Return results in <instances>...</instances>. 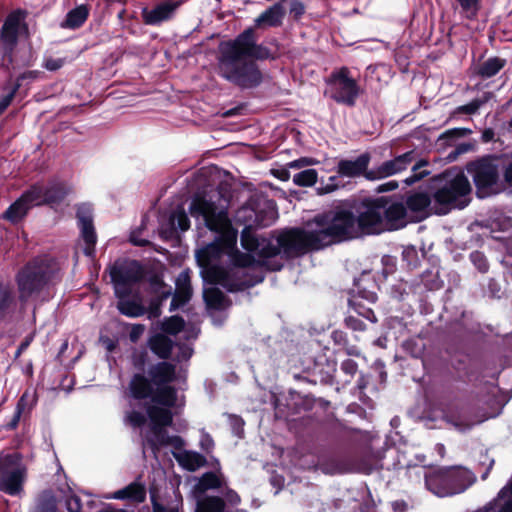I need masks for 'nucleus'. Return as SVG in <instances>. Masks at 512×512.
<instances>
[{
  "label": "nucleus",
  "instance_id": "obj_1",
  "mask_svg": "<svg viewBox=\"0 0 512 512\" xmlns=\"http://www.w3.org/2000/svg\"><path fill=\"white\" fill-rule=\"evenodd\" d=\"M189 210L193 218L216 233L214 241L196 253L197 261L204 266L206 278L231 291L262 282L263 268L280 270L283 257H291L292 241L287 237L291 229L270 237H258L254 233V229L274 222L277 212L271 200L252 196L236 213V222L244 225L241 245L247 253L236 248L238 231L232 227L228 201L220 192L195 197Z\"/></svg>",
  "mask_w": 512,
  "mask_h": 512
},
{
  "label": "nucleus",
  "instance_id": "obj_2",
  "mask_svg": "<svg viewBox=\"0 0 512 512\" xmlns=\"http://www.w3.org/2000/svg\"><path fill=\"white\" fill-rule=\"evenodd\" d=\"M271 56L266 46L257 43L253 28H247L235 39L220 43L218 74L240 88L257 87L263 77L253 60H265Z\"/></svg>",
  "mask_w": 512,
  "mask_h": 512
},
{
  "label": "nucleus",
  "instance_id": "obj_3",
  "mask_svg": "<svg viewBox=\"0 0 512 512\" xmlns=\"http://www.w3.org/2000/svg\"><path fill=\"white\" fill-rule=\"evenodd\" d=\"M291 257L309 250H319L334 243L360 237L359 226L352 210L338 208L316 216L304 229H291Z\"/></svg>",
  "mask_w": 512,
  "mask_h": 512
},
{
  "label": "nucleus",
  "instance_id": "obj_4",
  "mask_svg": "<svg viewBox=\"0 0 512 512\" xmlns=\"http://www.w3.org/2000/svg\"><path fill=\"white\" fill-rule=\"evenodd\" d=\"M471 186L461 171H446L439 179V185L430 195L417 191L409 194L405 203L406 220L420 221L431 213L445 215L453 209H462L469 203Z\"/></svg>",
  "mask_w": 512,
  "mask_h": 512
},
{
  "label": "nucleus",
  "instance_id": "obj_5",
  "mask_svg": "<svg viewBox=\"0 0 512 512\" xmlns=\"http://www.w3.org/2000/svg\"><path fill=\"white\" fill-rule=\"evenodd\" d=\"M148 415L150 419V433L142 441L143 454L145 455L146 449H151L154 456L160 447L171 445L179 451L173 452V456L178 464L188 470L196 471L197 469L206 465V458L192 450H184V440L179 436H169L165 427L171 426L173 415L170 410L149 407Z\"/></svg>",
  "mask_w": 512,
  "mask_h": 512
},
{
  "label": "nucleus",
  "instance_id": "obj_6",
  "mask_svg": "<svg viewBox=\"0 0 512 512\" xmlns=\"http://www.w3.org/2000/svg\"><path fill=\"white\" fill-rule=\"evenodd\" d=\"M354 210L360 236L398 230L407 224L402 202H391L386 197L363 199Z\"/></svg>",
  "mask_w": 512,
  "mask_h": 512
},
{
  "label": "nucleus",
  "instance_id": "obj_7",
  "mask_svg": "<svg viewBox=\"0 0 512 512\" xmlns=\"http://www.w3.org/2000/svg\"><path fill=\"white\" fill-rule=\"evenodd\" d=\"M130 410L125 413L124 422L133 428L146 423L149 407L170 410L177 403V392L173 387L153 390L150 381L142 374H135L129 383Z\"/></svg>",
  "mask_w": 512,
  "mask_h": 512
},
{
  "label": "nucleus",
  "instance_id": "obj_8",
  "mask_svg": "<svg viewBox=\"0 0 512 512\" xmlns=\"http://www.w3.org/2000/svg\"><path fill=\"white\" fill-rule=\"evenodd\" d=\"M499 389L490 387L491 398L486 401L489 409H476L470 404H452L444 411L443 418L455 430L466 432L489 418L496 417L504 406V401L498 396Z\"/></svg>",
  "mask_w": 512,
  "mask_h": 512
},
{
  "label": "nucleus",
  "instance_id": "obj_9",
  "mask_svg": "<svg viewBox=\"0 0 512 512\" xmlns=\"http://www.w3.org/2000/svg\"><path fill=\"white\" fill-rule=\"evenodd\" d=\"M58 263L49 256L34 259L17 276L20 298L27 300L34 293L53 283L58 276Z\"/></svg>",
  "mask_w": 512,
  "mask_h": 512
},
{
  "label": "nucleus",
  "instance_id": "obj_10",
  "mask_svg": "<svg viewBox=\"0 0 512 512\" xmlns=\"http://www.w3.org/2000/svg\"><path fill=\"white\" fill-rule=\"evenodd\" d=\"M327 89L325 95L338 104L352 107L361 93L357 81L351 77L347 67H341L333 71L326 81Z\"/></svg>",
  "mask_w": 512,
  "mask_h": 512
},
{
  "label": "nucleus",
  "instance_id": "obj_11",
  "mask_svg": "<svg viewBox=\"0 0 512 512\" xmlns=\"http://www.w3.org/2000/svg\"><path fill=\"white\" fill-rule=\"evenodd\" d=\"M110 276L115 295L133 294L135 286L144 277V271L138 261L129 260L114 265Z\"/></svg>",
  "mask_w": 512,
  "mask_h": 512
},
{
  "label": "nucleus",
  "instance_id": "obj_12",
  "mask_svg": "<svg viewBox=\"0 0 512 512\" xmlns=\"http://www.w3.org/2000/svg\"><path fill=\"white\" fill-rule=\"evenodd\" d=\"M25 472L18 454L6 456L3 466L0 468V490L9 495L19 494L22 489Z\"/></svg>",
  "mask_w": 512,
  "mask_h": 512
},
{
  "label": "nucleus",
  "instance_id": "obj_13",
  "mask_svg": "<svg viewBox=\"0 0 512 512\" xmlns=\"http://www.w3.org/2000/svg\"><path fill=\"white\" fill-rule=\"evenodd\" d=\"M416 159V153L411 150L393 159L382 162L380 165L369 169L365 174V178L370 181L380 180L397 175L405 171L413 164Z\"/></svg>",
  "mask_w": 512,
  "mask_h": 512
},
{
  "label": "nucleus",
  "instance_id": "obj_14",
  "mask_svg": "<svg viewBox=\"0 0 512 512\" xmlns=\"http://www.w3.org/2000/svg\"><path fill=\"white\" fill-rule=\"evenodd\" d=\"M26 16V11L18 9L12 11L6 17L0 29V39L5 51H12L17 45L19 34L27 32L28 27L25 22Z\"/></svg>",
  "mask_w": 512,
  "mask_h": 512
},
{
  "label": "nucleus",
  "instance_id": "obj_15",
  "mask_svg": "<svg viewBox=\"0 0 512 512\" xmlns=\"http://www.w3.org/2000/svg\"><path fill=\"white\" fill-rule=\"evenodd\" d=\"M497 161L495 158H483L468 166V172L471 173L478 190L490 188L497 183L499 178Z\"/></svg>",
  "mask_w": 512,
  "mask_h": 512
},
{
  "label": "nucleus",
  "instance_id": "obj_16",
  "mask_svg": "<svg viewBox=\"0 0 512 512\" xmlns=\"http://www.w3.org/2000/svg\"><path fill=\"white\" fill-rule=\"evenodd\" d=\"M38 193L37 190L30 187L8 207L3 218L12 223L21 221L32 207L41 205L43 198Z\"/></svg>",
  "mask_w": 512,
  "mask_h": 512
},
{
  "label": "nucleus",
  "instance_id": "obj_17",
  "mask_svg": "<svg viewBox=\"0 0 512 512\" xmlns=\"http://www.w3.org/2000/svg\"><path fill=\"white\" fill-rule=\"evenodd\" d=\"M77 219L81 236L85 242L84 253L87 256H92L94 253V247L97 241V236L93 225L91 207L87 204H82L78 206Z\"/></svg>",
  "mask_w": 512,
  "mask_h": 512
},
{
  "label": "nucleus",
  "instance_id": "obj_18",
  "mask_svg": "<svg viewBox=\"0 0 512 512\" xmlns=\"http://www.w3.org/2000/svg\"><path fill=\"white\" fill-rule=\"evenodd\" d=\"M32 189L37 190L39 196L43 198L41 205L43 204H58L66 195L71 191L70 186L61 180H52L47 185L35 184L31 186Z\"/></svg>",
  "mask_w": 512,
  "mask_h": 512
},
{
  "label": "nucleus",
  "instance_id": "obj_19",
  "mask_svg": "<svg viewBox=\"0 0 512 512\" xmlns=\"http://www.w3.org/2000/svg\"><path fill=\"white\" fill-rule=\"evenodd\" d=\"M371 157L369 153H363L355 159H343L337 164V173L342 177L355 178L368 172Z\"/></svg>",
  "mask_w": 512,
  "mask_h": 512
},
{
  "label": "nucleus",
  "instance_id": "obj_20",
  "mask_svg": "<svg viewBox=\"0 0 512 512\" xmlns=\"http://www.w3.org/2000/svg\"><path fill=\"white\" fill-rule=\"evenodd\" d=\"M180 5L181 2L168 1L157 5L153 9L144 8L142 10L143 20L148 25H158L169 20Z\"/></svg>",
  "mask_w": 512,
  "mask_h": 512
},
{
  "label": "nucleus",
  "instance_id": "obj_21",
  "mask_svg": "<svg viewBox=\"0 0 512 512\" xmlns=\"http://www.w3.org/2000/svg\"><path fill=\"white\" fill-rule=\"evenodd\" d=\"M425 485L429 491L439 497L452 496L451 483L445 471H434L425 476Z\"/></svg>",
  "mask_w": 512,
  "mask_h": 512
},
{
  "label": "nucleus",
  "instance_id": "obj_22",
  "mask_svg": "<svg viewBox=\"0 0 512 512\" xmlns=\"http://www.w3.org/2000/svg\"><path fill=\"white\" fill-rule=\"evenodd\" d=\"M103 497L105 499L128 500L135 503H142L146 499V487L140 480H136L128 486L114 493L106 494Z\"/></svg>",
  "mask_w": 512,
  "mask_h": 512
},
{
  "label": "nucleus",
  "instance_id": "obj_23",
  "mask_svg": "<svg viewBox=\"0 0 512 512\" xmlns=\"http://www.w3.org/2000/svg\"><path fill=\"white\" fill-rule=\"evenodd\" d=\"M198 264L202 268L201 273H202L204 281L207 282L208 284L212 285L211 287H206L204 289V299H205L207 305L209 307H212V308H215V309L224 308L225 301H226L225 295L222 293V291H220L214 285H220L221 287H223L224 289H226L229 292H231V290H229L228 288L224 287L219 282H214V281H211L210 279L206 278V274H205V271H204V266L201 265V263L199 261H198ZM247 287L248 286H243V287L240 288V290H243V289H245ZM235 291H239V289H235ZM232 292H234V290H232Z\"/></svg>",
  "mask_w": 512,
  "mask_h": 512
},
{
  "label": "nucleus",
  "instance_id": "obj_24",
  "mask_svg": "<svg viewBox=\"0 0 512 512\" xmlns=\"http://www.w3.org/2000/svg\"><path fill=\"white\" fill-rule=\"evenodd\" d=\"M176 289L170 304V310H176L186 304L192 295L188 271H182L175 282Z\"/></svg>",
  "mask_w": 512,
  "mask_h": 512
},
{
  "label": "nucleus",
  "instance_id": "obj_25",
  "mask_svg": "<svg viewBox=\"0 0 512 512\" xmlns=\"http://www.w3.org/2000/svg\"><path fill=\"white\" fill-rule=\"evenodd\" d=\"M447 475L451 483L452 495L464 492L476 480L473 472L461 467L447 470Z\"/></svg>",
  "mask_w": 512,
  "mask_h": 512
},
{
  "label": "nucleus",
  "instance_id": "obj_26",
  "mask_svg": "<svg viewBox=\"0 0 512 512\" xmlns=\"http://www.w3.org/2000/svg\"><path fill=\"white\" fill-rule=\"evenodd\" d=\"M149 377L156 388L170 387L175 377V366L168 362H160L149 369Z\"/></svg>",
  "mask_w": 512,
  "mask_h": 512
},
{
  "label": "nucleus",
  "instance_id": "obj_27",
  "mask_svg": "<svg viewBox=\"0 0 512 512\" xmlns=\"http://www.w3.org/2000/svg\"><path fill=\"white\" fill-rule=\"evenodd\" d=\"M4 60L8 62L7 66H10V69L15 71L19 68L34 65L36 55L30 46L27 49H16L15 47L12 51H5Z\"/></svg>",
  "mask_w": 512,
  "mask_h": 512
},
{
  "label": "nucleus",
  "instance_id": "obj_28",
  "mask_svg": "<svg viewBox=\"0 0 512 512\" xmlns=\"http://www.w3.org/2000/svg\"><path fill=\"white\" fill-rule=\"evenodd\" d=\"M36 404V396L35 393L30 391H25L20 399L18 400L14 414L12 418L6 422L5 428L8 430H14L17 428L20 419L23 415H27L33 409Z\"/></svg>",
  "mask_w": 512,
  "mask_h": 512
},
{
  "label": "nucleus",
  "instance_id": "obj_29",
  "mask_svg": "<svg viewBox=\"0 0 512 512\" xmlns=\"http://www.w3.org/2000/svg\"><path fill=\"white\" fill-rule=\"evenodd\" d=\"M287 0H280L275 3L273 6L266 9L263 13H261L255 19V25L257 27L268 26V27H277L282 24L283 18L285 16V6L284 3Z\"/></svg>",
  "mask_w": 512,
  "mask_h": 512
},
{
  "label": "nucleus",
  "instance_id": "obj_30",
  "mask_svg": "<svg viewBox=\"0 0 512 512\" xmlns=\"http://www.w3.org/2000/svg\"><path fill=\"white\" fill-rule=\"evenodd\" d=\"M475 512H512V481L500 490L492 502Z\"/></svg>",
  "mask_w": 512,
  "mask_h": 512
},
{
  "label": "nucleus",
  "instance_id": "obj_31",
  "mask_svg": "<svg viewBox=\"0 0 512 512\" xmlns=\"http://www.w3.org/2000/svg\"><path fill=\"white\" fill-rule=\"evenodd\" d=\"M132 294L116 295L118 298L117 308L125 316L136 318L145 314V307L140 298L131 299Z\"/></svg>",
  "mask_w": 512,
  "mask_h": 512
},
{
  "label": "nucleus",
  "instance_id": "obj_32",
  "mask_svg": "<svg viewBox=\"0 0 512 512\" xmlns=\"http://www.w3.org/2000/svg\"><path fill=\"white\" fill-rule=\"evenodd\" d=\"M168 224L169 229L164 227L161 229V235L165 239L172 237L176 230L187 231L190 227V220L184 209L178 208L171 213Z\"/></svg>",
  "mask_w": 512,
  "mask_h": 512
},
{
  "label": "nucleus",
  "instance_id": "obj_33",
  "mask_svg": "<svg viewBox=\"0 0 512 512\" xmlns=\"http://www.w3.org/2000/svg\"><path fill=\"white\" fill-rule=\"evenodd\" d=\"M149 348L159 358L167 359L173 347V341L170 337L157 333L150 337L148 341Z\"/></svg>",
  "mask_w": 512,
  "mask_h": 512
},
{
  "label": "nucleus",
  "instance_id": "obj_34",
  "mask_svg": "<svg viewBox=\"0 0 512 512\" xmlns=\"http://www.w3.org/2000/svg\"><path fill=\"white\" fill-rule=\"evenodd\" d=\"M44 77V73L40 70H26L23 73L19 74L16 78L15 83L12 87L5 86L4 90L15 97L18 90L29 83L35 82Z\"/></svg>",
  "mask_w": 512,
  "mask_h": 512
},
{
  "label": "nucleus",
  "instance_id": "obj_35",
  "mask_svg": "<svg viewBox=\"0 0 512 512\" xmlns=\"http://www.w3.org/2000/svg\"><path fill=\"white\" fill-rule=\"evenodd\" d=\"M505 65V59L491 57L479 65L477 74L484 79L491 78L495 76Z\"/></svg>",
  "mask_w": 512,
  "mask_h": 512
},
{
  "label": "nucleus",
  "instance_id": "obj_36",
  "mask_svg": "<svg viewBox=\"0 0 512 512\" xmlns=\"http://www.w3.org/2000/svg\"><path fill=\"white\" fill-rule=\"evenodd\" d=\"M88 14V8L85 5L77 6L67 13L62 26L70 29L79 28L87 20Z\"/></svg>",
  "mask_w": 512,
  "mask_h": 512
},
{
  "label": "nucleus",
  "instance_id": "obj_37",
  "mask_svg": "<svg viewBox=\"0 0 512 512\" xmlns=\"http://www.w3.org/2000/svg\"><path fill=\"white\" fill-rule=\"evenodd\" d=\"M224 477L220 471L206 472L198 480L197 489L201 492H205L209 489H216L222 486Z\"/></svg>",
  "mask_w": 512,
  "mask_h": 512
},
{
  "label": "nucleus",
  "instance_id": "obj_38",
  "mask_svg": "<svg viewBox=\"0 0 512 512\" xmlns=\"http://www.w3.org/2000/svg\"><path fill=\"white\" fill-rule=\"evenodd\" d=\"M369 278V274L364 272L359 279L354 280L353 292L356 293L360 298L367 300L368 302L374 303L377 300V294L375 291L368 289L364 282Z\"/></svg>",
  "mask_w": 512,
  "mask_h": 512
},
{
  "label": "nucleus",
  "instance_id": "obj_39",
  "mask_svg": "<svg viewBox=\"0 0 512 512\" xmlns=\"http://www.w3.org/2000/svg\"><path fill=\"white\" fill-rule=\"evenodd\" d=\"M224 501L220 497H205L197 502L195 512H223Z\"/></svg>",
  "mask_w": 512,
  "mask_h": 512
},
{
  "label": "nucleus",
  "instance_id": "obj_40",
  "mask_svg": "<svg viewBox=\"0 0 512 512\" xmlns=\"http://www.w3.org/2000/svg\"><path fill=\"white\" fill-rule=\"evenodd\" d=\"M460 14L469 20L476 18L481 8V0H455Z\"/></svg>",
  "mask_w": 512,
  "mask_h": 512
},
{
  "label": "nucleus",
  "instance_id": "obj_41",
  "mask_svg": "<svg viewBox=\"0 0 512 512\" xmlns=\"http://www.w3.org/2000/svg\"><path fill=\"white\" fill-rule=\"evenodd\" d=\"M293 183L300 187L313 186L318 180V173L315 169H304L293 175Z\"/></svg>",
  "mask_w": 512,
  "mask_h": 512
},
{
  "label": "nucleus",
  "instance_id": "obj_42",
  "mask_svg": "<svg viewBox=\"0 0 512 512\" xmlns=\"http://www.w3.org/2000/svg\"><path fill=\"white\" fill-rule=\"evenodd\" d=\"M344 186V183L342 181V176L337 173V175L330 176L327 180V182H321L320 185L317 187L318 194H328L331 192L336 191L337 189Z\"/></svg>",
  "mask_w": 512,
  "mask_h": 512
},
{
  "label": "nucleus",
  "instance_id": "obj_43",
  "mask_svg": "<svg viewBox=\"0 0 512 512\" xmlns=\"http://www.w3.org/2000/svg\"><path fill=\"white\" fill-rule=\"evenodd\" d=\"M320 469L326 474H341L347 471L346 465L334 457L321 462Z\"/></svg>",
  "mask_w": 512,
  "mask_h": 512
},
{
  "label": "nucleus",
  "instance_id": "obj_44",
  "mask_svg": "<svg viewBox=\"0 0 512 512\" xmlns=\"http://www.w3.org/2000/svg\"><path fill=\"white\" fill-rule=\"evenodd\" d=\"M33 512H56V501L50 492H44Z\"/></svg>",
  "mask_w": 512,
  "mask_h": 512
},
{
  "label": "nucleus",
  "instance_id": "obj_45",
  "mask_svg": "<svg viewBox=\"0 0 512 512\" xmlns=\"http://www.w3.org/2000/svg\"><path fill=\"white\" fill-rule=\"evenodd\" d=\"M184 320L179 316H171L170 318L165 319L161 324V329L165 333H169L172 335L177 334L182 331L184 328Z\"/></svg>",
  "mask_w": 512,
  "mask_h": 512
},
{
  "label": "nucleus",
  "instance_id": "obj_46",
  "mask_svg": "<svg viewBox=\"0 0 512 512\" xmlns=\"http://www.w3.org/2000/svg\"><path fill=\"white\" fill-rule=\"evenodd\" d=\"M403 348L412 357L420 358L424 353L425 345L421 339H409L403 343Z\"/></svg>",
  "mask_w": 512,
  "mask_h": 512
},
{
  "label": "nucleus",
  "instance_id": "obj_47",
  "mask_svg": "<svg viewBox=\"0 0 512 512\" xmlns=\"http://www.w3.org/2000/svg\"><path fill=\"white\" fill-rule=\"evenodd\" d=\"M464 134H465L464 129H459V128L450 129V130L445 131L443 134H441L439 136L437 142L440 146L452 145L456 139L463 136Z\"/></svg>",
  "mask_w": 512,
  "mask_h": 512
},
{
  "label": "nucleus",
  "instance_id": "obj_48",
  "mask_svg": "<svg viewBox=\"0 0 512 512\" xmlns=\"http://www.w3.org/2000/svg\"><path fill=\"white\" fill-rule=\"evenodd\" d=\"M12 290L5 285H0V314L5 313L13 304Z\"/></svg>",
  "mask_w": 512,
  "mask_h": 512
},
{
  "label": "nucleus",
  "instance_id": "obj_49",
  "mask_svg": "<svg viewBox=\"0 0 512 512\" xmlns=\"http://www.w3.org/2000/svg\"><path fill=\"white\" fill-rule=\"evenodd\" d=\"M490 98L489 93H485L482 98H476L469 102L468 104H465L463 106H460L458 108V111L465 114H474L476 113L479 108L485 104Z\"/></svg>",
  "mask_w": 512,
  "mask_h": 512
},
{
  "label": "nucleus",
  "instance_id": "obj_50",
  "mask_svg": "<svg viewBox=\"0 0 512 512\" xmlns=\"http://www.w3.org/2000/svg\"><path fill=\"white\" fill-rule=\"evenodd\" d=\"M470 259L474 266L482 273L488 271L489 265L485 255L480 251H473L470 254Z\"/></svg>",
  "mask_w": 512,
  "mask_h": 512
},
{
  "label": "nucleus",
  "instance_id": "obj_51",
  "mask_svg": "<svg viewBox=\"0 0 512 512\" xmlns=\"http://www.w3.org/2000/svg\"><path fill=\"white\" fill-rule=\"evenodd\" d=\"M350 306L358 315L364 317L370 322L375 323L377 321L372 309L362 307L360 304H357L355 300H350Z\"/></svg>",
  "mask_w": 512,
  "mask_h": 512
},
{
  "label": "nucleus",
  "instance_id": "obj_52",
  "mask_svg": "<svg viewBox=\"0 0 512 512\" xmlns=\"http://www.w3.org/2000/svg\"><path fill=\"white\" fill-rule=\"evenodd\" d=\"M318 161L311 157H301L287 163V167L291 169H302L317 164Z\"/></svg>",
  "mask_w": 512,
  "mask_h": 512
},
{
  "label": "nucleus",
  "instance_id": "obj_53",
  "mask_svg": "<svg viewBox=\"0 0 512 512\" xmlns=\"http://www.w3.org/2000/svg\"><path fill=\"white\" fill-rule=\"evenodd\" d=\"M178 352L175 356L176 361H187L193 354V349L190 344H180L177 346Z\"/></svg>",
  "mask_w": 512,
  "mask_h": 512
},
{
  "label": "nucleus",
  "instance_id": "obj_54",
  "mask_svg": "<svg viewBox=\"0 0 512 512\" xmlns=\"http://www.w3.org/2000/svg\"><path fill=\"white\" fill-rule=\"evenodd\" d=\"M426 164H427V163H426L425 161H419V162H417L416 164H414V165L412 166L413 175H411V176L407 177V178L405 179V183H406L407 185H412V184H414L415 182H417L418 180H420L421 178H423V177L427 174V172H426V171H423V172H421V173L417 174V173H416V171H417L419 168H421V167L425 166Z\"/></svg>",
  "mask_w": 512,
  "mask_h": 512
},
{
  "label": "nucleus",
  "instance_id": "obj_55",
  "mask_svg": "<svg viewBox=\"0 0 512 512\" xmlns=\"http://www.w3.org/2000/svg\"><path fill=\"white\" fill-rule=\"evenodd\" d=\"M502 166L505 181L512 184V153L504 156Z\"/></svg>",
  "mask_w": 512,
  "mask_h": 512
},
{
  "label": "nucleus",
  "instance_id": "obj_56",
  "mask_svg": "<svg viewBox=\"0 0 512 512\" xmlns=\"http://www.w3.org/2000/svg\"><path fill=\"white\" fill-rule=\"evenodd\" d=\"M199 445L206 453H210L214 448V441L212 437L204 430H201Z\"/></svg>",
  "mask_w": 512,
  "mask_h": 512
},
{
  "label": "nucleus",
  "instance_id": "obj_57",
  "mask_svg": "<svg viewBox=\"0 0 512 512\" xmlns=\"http://www.w3.org/2000/svg\"><path fill=\"white\" fill-rule=\"evenodd\" d=\"M65 60L63 58L47 57L44 59L43 67L48 71H57L63 67Z\"/></svg>",
  "mask_w": 512,
  "mask_h": 512
},
{
  "label": "nucleus",
  "instance_id": "obj_58",
  "mask_svg": "<svg viewBox=\"0 0 512 512\" xmlns=\"http://www.w3.org/2000/svg\"><path fill=\"white\" fill-rule=\"evenodd\" d=\"M146 330L143 324H132L129 332V339L132 343L138 342Z\"/></svg>",
  "mask_w": 512,
  "mask_h": 512
},
{
  "label": "nucleus",
  "instance_id": "obj_59",
  "mask_svg": "<svg viewBox=\"0 0 512 512\" xmlns=\"http://www.w3.org/2000/svg\"><path fill=\"white\" fill-rule=\"evenodd\" d=\"M66 507L69 512H81L82 505L80 498L76 495H71L66 499Z\"/></svg>",
  "mask_w": 512,
  "mask_h": 512
},
{
  "label": "nucleus",
  "instance_id": "obj_60",
  "mask_svg": "<svg viewBox=\"0 0 512 512\" xmlns=\"http://www.w3.org/2000/svg\"><path fill=\"white\" fill-rule=\"evenodd\" d=\"M345 323H346L347 327H349L355 331H363L366 328L365 323L362 320H360L352 315L348 316L345 319Z\"/></svg>",
  "mask_w": 512,
  "mask_h": 512
},
{
  "label": "nucleus",
  "instance_id": "obj_61",
  "mask_svg": "<svg viewBox=\"0 0 512 512\" xmlns=\"http://www.w3.org/2000/svg\"><path fill=\"white\" fill-rule=\"evenodd\" d=\"M289 10H290V14L298 19L304 14L305 6L299 0H291Z\"/></svg>",
  "mask_w": 512,
  "mask_h": 512
},
{
  "label": "nucleus",
  "instance_id": "obj_62",
  "mask_svg": "<svg viewBox=\"0 0 512 512\" xmlns=\"http://www.w3.org/2000/svg\"><path fill=\"white\" fill-rule=\"evenodd\" d=\"M357 368V363L352 359H346L341 364V370L349 376H353L357 372Z\"/></svg>",
  "mask_w": 512,
  "mask_h": 512
},
{
  "label": "nucleus",
  "instance_id": "obj_63",
  "mask_svg": "<svg viewBox=\"0 0 512 512\" xmlns=\"http://www.w3.org/2000/svg\"><path fill=\"white\" fill-rule=\"evenodd\" d=\"M229 418H230V424L233 428L235 435L240 437L243 432V425H244L243 420L240 417L234 416V415H230Z\"/></svg>",
  "mask_w": 512,
  "mask_h": 512
},
{
  "label": "nucleus",
  "instance_id": "obj_64",
  "mask_svg": "<svg viewBox=\"0 0 512 512\" xmlns=\"http://www.w3.org/2000/svg\"><path fill=\"white\" fill-rule=\"evenodd\" d=\"M152 506L153 512H178V509L175 507H166L156 501V499L152 496Z\"/></svg>",
  "mask_w": 512,
  "mask_h": 512
}]
</instances>
